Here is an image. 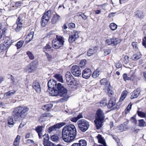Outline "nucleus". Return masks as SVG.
Returning a JSON list of instances; mask_svg holds the SVG:
<instances>
[{
	"label": "nucleus",
	"instance_id": "obj_1",
	"mask_svg": "<svg viewBox=\"0 0 146 146\" xmlns=\"http://www.w3.org/2000/svg\"><path fill=\"white\" fill-rule=\"evenodd\" d=\"M76 134V129L73 125H66L62 129V137L65 142H69L73 141L75 138Z\"/></svg>",
	"mask_w": 146,
	"mask_h": 146
},
{
	"label": "nucleus",
	"instance_id": "obj_2",
	"mask_svg": "<svg viewBox=\"0 0 146 146\" xmlns=\"http://www.w3.org/2000/svg\"><path fill=\"white\" fill-rule=\"evenodd\" d=\"M48 92L52 96H64V98L60 100L61 101H66L69 98L66 96L67 90L60 83H58L57 84L56 89H48Z\"/></svg>",
	"mask_w": 146,
	"mask_h": 146
},
{
	"label": "nucleus",
	"instance_id": "obj_3",
	"mask_svg": "<svg viewBox=\"0 0 146 146\" xmlns=\"http://www.w3.org/2000/svg\"><path fill=\"white\" fill-rule=\"evenodd\" d=\"M29 108L25 107H19L16 108L12 112L14 118L16 120L24 118L26 113L29 111Z\"/></svg>",
	"mask_w": 146,
	"mask_h": 146
},
{
	"label": "nucleus",
	"instance_id": "obj_4",
	"mask_svg": "<svg viewBox=\"0 0 146 146\" xmlns=\"http://www.w3.org/2000/svg\"><path fill=\"white\" fill-rule=\"evenodd\" d=\"M96 114L97 116L94 122L96 128L98 129L102 127L105 117L102 111L100 109L97 111Z\"/></svg>",
	"mask_w": 146,
	"mask_h": 146
},
{
	"label": "nucleus",
	"instance_id": "obj_5",
	"mask_svg": "<svg viewBox=\"0 0 146 146\" xmlns=\"http://www.w3.org/2000/svg\"><path fill=\"white\" fill-rule=\"evenodd\" d=\"M77 124L79 129L83 132L86 131L88 129L89 126V122L84 119L79 120Z\"/></svg>",
	"mask_w": 146,
	"mask_h": 146
},
{
	"label": "nucleus",
	"instance_id": "obj_6",
	"mask_svg": "<svg viewBox=\"0 0 146 146\" xmlns=\"http://www.w3.org/2000/svg\"><path fill=\"white\" fill-rule=\"evenodd\" d=\"M51 15V11H48L45 12L41 19V24L42 26H45L49 21Z\"/></svg>",
	"mask_w": 146,
	"mask_h": 146
},
{
	"label": "nucleus",
	"instance_id": "obj_7",
	"mask_svg": "<svg viewBox=\"0 0 146 146\" xmlns=\"http://www.w3.org/2000/svg\"><path fill=\"white\" fill-rule=\"evenodd\" d=\"M37 64L34 61L30 63L25 69V71L28 73H32L35 71L37 68Z\"/></svg>",
	"mask_w": 146,
	"mask_h": 146
},
{
	"label": "nucleus",
	"instance_id": "obj_8",
	"mask_svg": "<svg viewBox=\"0 0 146 146\" xmlns=\"http://www.w3.org/2000/svg\"><path fill=\"white\" fill-rule=\"evenodd\" d=\"M23 19L19 16L17 20L16 23L13 27V29L16 32H19L23 26Z\"/></svg>",
	"mask_w": 146,
	"mask_h": 146
},
{
	"label": "nucleus",
	"instance_id": "obj_9",
	"mask_svg": "<svg viewBox=\"0 0 146 146\" xmlns=\"http://www.w3.org/2000/svg\"><path fill=\"white\" fill-rule=\"evenodd\" d=\"M72 74L75 76H79L81 74V70L78 65H74L71 68Z\"/></svg>",
	"mask_w": 146,
	"mask_h": 146
},
{
	"label": "nucleus",
	"instance_id": "obj_10",
	"mask_svg": "<svg viewBox=\"0 0 146 146\" xmlns=\"http://www.w3.org/2000/svg\"><path fill=\"white\" fill-rule=\"evenodd\" d=\"M64 122H61L57 123L49 127L48 131L49 133L55 131L57 129H59L62 126L65 125Z\"/></svg>",
	"mask_w": 146,
	"mask_h": 146
},
{
	"label": "nucleus",
	"instance_id": "obj_11",
	"mask_svg": "<svg viewBox=\"0 0 146 146\" xmlns=\"http://www.w3.org/2000/svg\"><path fill=\"white\" fill-rule=\"evenodd\" d=\"M43 136L44 137L43 144L44 146H56L55 145L49 141V137L48 135H44Z\"/></svg>",
	"mask_w": 146,
	"mask_h": 146
},
{
	"label": "nucleus",
	"instance_id": "obj_12",
	"mask_svg": "<svg viewBox=\"0 0 146 146\" xmlns=\"http://www.w3.org/2000/svg\"><path fill=\"white\" fill-rule=\"evenodd\" d=\"M78 37V32L76 30H74L72 34L70 36L68 40L70 43H72Z\"/></svg>",
	"mask_w": 146,
	"mask_h": 146
},
{
	"label": "nucleus",
	"instance_id": "obj_13",
	"mask_svg": "<svg viewBox=\"0 0 146 146\" xmlns=\"http://www.w3.org/2000/svg\"><path fill=\"white\" fill-rule=\"evenodd\" d=\"M66 80L68 84L72 85L73 84V76L70 72H67L65 74Z\"/></svg>",
	"mask_w": 146,
	"mask_h": 146
},
{
	"label": "nucleus",
	"instance_id": "obj_14",
	"mask_svg": "<svg viewBox=\"0 0 146 146\" xmlns=\"http://www.w3.org/2000/svg\"><path fill=\"white\" fill-rule=\"evenodd\" d=\"M82 76L85 79H88L92 74L91 70L88 68H85L82 72Z\"/></svg>",
	"mask_w": 146,
	"mask_h": 146
},
{
	"label": "nucleus",
	"instance_id": "obj_15",
	"mask_svg": "<svg viewBox=\"0 0 146 146\" xmlns=\"http://www.w3.org/2000/svg\"><path fill=\"white\" fill-rule=\"evenodd\" d=\"M48 89H56L57 86L56 81L53 79L50 80L48 82Z\"/></svg>",
	"mask_w": 146,
	"mask_h": 146
},
{
	"label": "nucleus",
	"instance_id": "obj_16",
	"mask_svg": "<svg viewBox=\"0 0 146 146\" xmlns=\"http://www.w3.org/2000/svg\"><path fill=\"white\" fill-rule=\"evenodd\" d=\"M33 86L34 89L37 92H39L41 91L40 83L36 81H35L33 83Z\"/></svg>",
	"mask_w": 146,
	"mask_h": 146
},
{
	"label": "nucleus",
	"instance_id": "obj_17",
	"mask_svg": "<svg viewBox=\"0 0 146 146\" xmlns=\"http://www.w3.org/2000/svg\"><path fill=\"white\" fill-rule=\"evenodd\" d=\"M51 116V114L50 113H45L40 116L39 119V121L42 122L45 121L48 117Z\"/></svg>",
	"mask_w": 146,
	"mask_h": 146
},
{
	"label": "nucleus",
	"instance_id": "obj_18",
	"mask_svg": "<svg viewBox=\"0 0 146 146\" xmlns=\"http://www.w3.org/2000/svg\"><path fill=\"white\" fill-rule=\"evenodd\" d=\"M140 92V90L139 88H137L136 90H134L131 93V99H133L137 98L139 96Z\"/></svg>",
	"mask_w": 146,
	"mask_h": 146
},
{
	"label": "nucleus",
	"instance_id": "obj_19",
	"mask_svg": "<svg viewBox=\"0 0 146 146\" xmlns=\"http://www.w3.org/2000/svg\"><path fill=\"white\" fill-rule=\"evenodd\" d=\"M52 43L53 47L55 49H58L63 46L60 43V42H58L56 39H53Z\"/></svg>",
	"mask_w": 146,
	"mask_h": 146
},
{
	"label": "nucleus",
	"instance_id": "obj_20",
	"mask_svg": "<svg viewBox=\"0 0 146 146\" xmlns=\"http://www.w3.org/2000/svg\"><path fill=\"white\" fill-rule=\"evenodd\" d=\"M34 33V32L32 31L28 34L26 38V41L27 43L29 42L33 39Z\"/></svg>",
	"mask_w": 146,
	"mask_h": 146
},
{
	"label": "nucleus",
	"instance_id": "obj_21",
	"mask_svg": "<svg viewBox=\"0 0 146 146\" xmlns=\"http://www.w3.org/2000/svg\"><path fill=\"white\" fill-rule=\"evenodd\" d=\"M43 128V126L38 125L35 129V130L38 133L40 138H41L42 136V132Z\"/></svg>",
	"mask_w": 146,
	"mask_h": 146
},
{
	"label": "nucleus",
	"instance_id": "obj_22",
	"mask_svg": "<svg viewBox=\"0 0 146 146\" xmlns=\"http://www.w3.org/2000/svg\"><path fill=\"white\" fill-rule=\"evenodd\" d=\"M97 47H95L92 49H90L87 52V55L88 56H90L95 54L97 51Z\"/></svg>",
	"mask_w": 146,
	"mask_h": 146
},
{
	"label": "nucleus",
	"instance_id": "obj_23",
	"mask_svg": "<svg viewBox=\"0 0 146 146\" xmlns=\"http://www.w3.org/2000/svg\"><path fill=\"white\" fill-rule=\"evenodd\" d=\"M98 142L102 144V145H106L105 140L103 137L102 136V135L100 134H98L97 136Z\"/></svg>",
	"mask_w": 146,
	"mask_h": 146
},
{
	"label": "nucleus",
	"instance_id": "obj_24",
	"mask_svg": "<svg viewBox=\"0 0 146 146\" xmlns=\"http://www.w3.org/2000/svg\"><path fill=\"white\" fill-rule=\"evenodd\" d=\"M116 105V100L115 98L111 99L108 105V107L111 108Z\"/></svg>",
	"mask_w": 146,
	"mask_h": 146
},
{
	"label": "nucleus",
	"instance_id": "obj_25",
	"mask_svg": "<svg viewBox=\"0 0 146 146\" xmlns=\"http://www.w3.org/2000/svg\"><path fill=\"white\" fill-rule=\"evenodd\" d=\"M128 92L126 90L123 91L121 94V96L119 100V102L123 101L127 95Z\"/></svg>",
	"mask_w": 146,
	"mask_h": 146
},
{
	"label": "nucleus",
	"instance_id": "obj_26",
	"mask_svg": "<svg viewBox=\"0 0 146 146\" xmlns=\"http://www.w3.org/2000/svg\"><path fill=\"white\" fill-rule=\"evenodd\" d=\"M53 105L51 104H47L42 106V109L44 110L48 111L52 107Z\"/></svg>",
	"mask_w": 146,
	"mask_h": 146
},
{
	"label": "nucleus",
	"instance_id": "obj_27",
	"mask_svg": "<svg viewBox=\"0 0 146 146\" xmlns=\"http://www.w3.org/2000/svg\"><path fill=\"white\" fill-rule=\"evenodd\" d=\"M15 91L14 90H11L6 93L4 94V97L6 98H9L11 96L13 95L15 93Z\"/></svg>",
	"mask_w": 146,
	"mask_h": 146
},
{
	"label": "nucleus",
	"instance_id": "obj_28",
	"mask_svg": "<svg viewBox=\"0 0 146 146\" xmlns=\"http://www.w3.org/2000/svg\"><path fill=\"white\" fill-rule=\"evenodd\" d=\"M141 56V54L140 52L134 54L132 57V59L134 60H137L140 58Z\"/></svg>",
	"mask_w": 146,
	"mask_h": 146
},
{
	"label": "nucleus",
	"instance_id": "obj_29",
	"mask_svg": "<svg viewBox=\"0 0 146 146\" xmlns=\"http://www.w3.org/2000/svg\"><path fill=\"white\" fill-rule=\"evenodd\" d=\"M60 16L58 14L54 15L52 19L51 22L53 24L56 23L60 19Z\"/></svg>",
	"mask_w": 146,
	"mask_h": 146
},
{
	"label": "nucleus",
	"instance_id": "obj_30",
	"mask_svg": "<svg viewBox=\"0 0 146 146\" xmlns=\"http://www.w3.org/2000/svg\"><path fill=\"white\" fill-rule=\"evenodd\" d=\"M56 38H57V40L62 45H64V38L63 37L61 36H60L58 35L56 36Z\"/></svg>",
	"mask_w": 146,
	"mask_h": 146
},
{
	"label": "nucleus",
	"instance_id": "obj_31",
	"mask_svg": "<svg viewBox=\"0 0 146 146\" xmlns=\"http://www.w3.org/2000/svg\"><path fill=\"white\" fill-rule=\"evenodd\" d=\"M101 71L99 69H97L92 74V77L94 78H95L97 77L100 74Z\"/></svg>",
	"mask_w": 146,
	"mask_h": 146
},
{
	"label": "nucleus",
	"instance_id": "obj_32",
	"mask_svg": "<svg viewBox=\"0 0 146 146\" xmlns=\"http://www.w3.org/2000/svg\"><path fill=\"white\" fill-rule=\"evenodd\" d=\"M78 144L79 146H86L87 142L85 140L81 139L79 141Z\"/></svg>",
	"mask_w": 146,
	"mask_h": 146
},
{
	"label": "nucleus",
	"instance_id": "obj_33",
	"mask_svg": "<svg viewBox=\"0 0 146 146\" xmlns=\"http://www.w3.org/2000/svg\"><path fill=\"white\" fill-rule=\"evenodd\" d=\"M51 140L54 142H57L59 141V137L57 135H53L51 137Z\"/></svg>",
	"mask_w": 146,
	"mask_h": 146
},
{
	"label": "nucleus",
	"instance_id": "obj_34",
	"mask_svg": "<svg viewBox=\"0 0 146 146\" xmlns=\"http://www.w3.org/2000/svg\"><path fill=\"white\" fill-rule=\"evenodd\" d=\"M100 82L101 84L106 85V86H110V82H109L107 81L106 79L105 78H103L101 79Z\"/></svg>",
	"mask_w": 146,
	"mask_h": 146
},
{
	"label": "nucleus",
	"instance_id": "obj_35",
	"mask_svg": "<svg viewBox=\"0 0 146 146\" xmlns=\"http://www.w3.org/2000/svg\"><path fill=\"white\" fill-rule=\"evenodd\" d=\"M55 77L59 82L63 83V80L62 76L60 74H56L55 76Z\"/></svg>",
	"mask_w": 146,
	"mask_h": 146
},
{
	"label": "nucleus",
	"instance_id": "obj_36",
	"mask_svg": "<svg viewBox=\"0 0 146 146\" xmlns=\"http://www.w3.org/2000/svg\"><path fill=\"white\" fill-rule=\"evenodd\" d=\"M4 39V43L7 45L9 46L11 44V40L8 37H5Z\"/></svg>",
	"mask_w": 146,
	"mask_h": 146
},
{
	"label": "nucleus",
	"instance_id": "obj_37",
	"mask_svg": "<svg viewBox=\"0 0 146 146\" xmlns=\"http://www.w3.org/2000/svg\"><path fill=\"white\" fill-rule=\"evenodd\" d=\"M121 125L123 127L124 131L127 130L130 128V127L128 125V122H125L121 124Z\"/></svg>",
	"mask_w": 146,
	"mask_h": 146
},
{
	"label": "nucleus",
	"instance_id": "obj_38",
	"mask_svg": "<svg viewBox=\"0 0 146 146\" xmlns=\"http://www.w3.org/2000/svg\"><path fill=\"white\" fill-rule=\"evenodd\" d=\"M113 44L114 45H117L121 42V40L119 38H113Z\"/></svg>",
	"mask_w": 146,
	"mask_h": 146
},
{
	"label": "nucleus",
	"instance_id": "obj_39",
	"mask_svg": "<svg viewBox=\"0 0 146 146\" xmlns=\"http://www.w3.org/2000/svg\"><path fill=\"white\" fill-rule=\"evenodd\" d=\"M105 88L108 92L109 95H111L112 94L113 92L111 89V87L110 85V86H106Z\"/></svg>",
	"mask_w": 146,
	"mask_h": 146
},
{
	"label": "nucleus",
	"instance_id": "obj_40",
	"mask_svg": "<svg viewBox=\"0 0 146 146\" xmlns=\"http://www.w3.org/2000/svg\"><path fill=\"white\" fill-rule=\"evenodd\" d=\"M110 28L112 31L115 30L117 28V25L114 23H112L110 24Z\"/></svg>",
	"mask_w": 146,
	"mask_h": 146
},
{
	"label": "nucleus",
	"instance_id": "obj_41",
	"mask_svg": "<svg viewBox=\"0 0 146 146\" xmlns=\"http://www.w3.org/2000/svg\"><path fill=\"white\" fill-rule=\"evenodd\" d=\"M139 126L140 127H143L146 125V123L143 119H141L139 120Z\"/></svg>",
	"mask_w": 146,
	"mask_h": 146
},
{
	"label": "nucleus",
	"instance_id": "obj_42",
	"mask_svg": "<svg viewBox=\"0 0 146 146\" xmlns=\"http://www.w3.org/2000/svg\"><path fill=\"white\" fill-rule=\"evenodd\" d=\"M27 53L30 59L31 60H33L34 58V56L31 52L28 51L27 52Z\"/></svg>",
	"mask_w": 146,
	"mask_h": 146
},
{
	"label": "nucleus",
	"instance_id": "obj_43",
	"mask_svg": "<svg viewBox=\"0 0 146 146\" xmlns=\"http://www.w3.org/2000/svg\"><path fill=\"white\" fill-rule=\"evenodd\" d=\"M107 104V101L106 99L102 100L100 102V106L101 107H104L106 106Z\"/></svg>",
	"mask_w": 146,
	"mask_h": 146
},
{
	"label": "nucleus",
	"instance_id": "obj_44",
	"mask_svg": "<svg viewBox=\"0 0 146 146\" xmlns=\"http://www.w3.org/2000/svg\"><path fill=\"white\" fill-rule=\"evenodd\" d=\"M132 104L131 103H130L127 106L126 109L125 110V113L127 114L128 113L129 111L131 110V106Z\"/></svg>",
	"mask_w": 146,
	"mask_h": 146
},
{
	"label": "nucleus",
	"instance_id": "obj_45",
	"mask_svg": "<svg viewBox=\"0 0 146 146\" xmlns=\"http://www.w3.org/2000/svg\"><path fill=\"white\" fill-rule=\"evenodd\" d=\"M135 15L136 17L140 18H142L143 17L142 13L139 11H137L135 13Z\"/></svg>",
	"mask_w": 146,
	"mask_h": 146
},
{
	"label": "nucleus",
	"instance_id": "obj_46",
	"mask_svg": "<svg viewBox=\"0 0 146 146\" xmlns=\"http://www.w3.org/2000/svg\"><path fill=\"white\" fill-rule=\"evenodd\" d=\"M45 55L46 57L47 60L49 61H52V56L48 53L45 52Z\"/></svg>",
	"mask_w": 146,
	"mask_h": 146
},
{
	"label": "nucleus",
	"instance_id": "obj_47",
	"mask_svg": "<svg viewBox=\"0 0 146 146\" xmlns=\"http://www.w3.org/2000/svg\"><path fill=\"white\" fill-rule=\"evenodd\" d=\"M8 123L9 125H13L14 124L13 120L12 117H9L8 119Z\"/></svg>",
	"mask_w": 146,
	"mask_h": 146
},
{
	"label": "nucleus",
	"instance_id": "obj_48",
	"mask_svg": "<svg viewBox=\"0 0 146 146\" xmlns=\"http://www.w3.org/2000/svg\"><path fill=\"white\" fill-rule=\"evenodd\" d=\"M86 60L84 59L81 61L80 63V66L81 68H84L86 64Z\"/></svg>",
	"mask_w": 146,
	"mask_h": 146
},
{
	"label": "nucleus",
	"instance_id": "obj_49",
	"mask_svg": "<svg viewBox=\"0 0 146 146\" xmlns=\"http://www.w3.org/2000/svg\"><path fill=\"white\" fill-rule=\"evenodd\" d=\"M123 127L121 125L117 127L116 129V131L117 132H122L124 131Z\"/></svg>",
	"mask_w": 146,
	"mask_h": 146
},
{
	"label": "nucleus",
	"instance_id": "obj_50",
	"mask_svg": "<svg viewBox=\"0 0 146 146\" xmlns=\"http://www.w3.org/2000/svg\"><path fill=\"white\" fill-rule=\"evenodd\" d=\"M24 42L23 40H21L17 42L16 46L17 48H20L21 47L23 44Z\"/></svg>",
	"mask_w": 146,
	"mask_h": 146
},
{
	"label": "nucleus",
	"instance_id": "obj_51",
	"mask_svg": "<svg viewBox=\"0 0 146 146\" xmlns=\"http://www.w3.org/2000/svg\"><path fill=\"white\" fill-rule=\"evenodd\" d=\"M137 113L139 116L142 117H144L145 118V113L144 112L139 111H137Z\"/></svg>",
	"mask_w": 146,
	"mask_h": 146
},
{
	"label": "nucleus",
	"instance_id": "obj_52",
	"mask_svg": "<svg viewBox=\"0 0 146 146\" xmlns=\"http://www.w3.org/2000/svg\"><path fill=\"white\" fill-rule=\"evenodd\" d=\"M78 15L79 16H81L82 18L84 20H86L87 18V17L84 14V13L81 12L78 13Z\"/></svg>",
	"mask_w": 146,
	"mask_h": 146
},
{
	"label": "nucleus",
	"instance_id": "obj_53",
	"mask_svg": "<svg viewBox=\"0 0 146 146\" xmlns=\"http://www.w3.org/2000/svg\"><path fill=\"white\" fill-rule=\"evenodd\" d=\"M124 60L123 61V62L125 64H127L129 62V57L127 56H124Z\"/></svg>",
	"mask_w": 146,
	"mask_h": 146
},
{
	"label": "nucleus",
	"instance_id": "obj_54",
	"mask_svg": "<svg viewBox=\"0 0 146 146\" xmlns=\"http://www.w3.org/2000/svg\"><path fill=\"white\" fill-rule=\"evenodd\" d=\"M106 42L108 45L113 44V38H110L107 39L106 41Z\"/></svg>",
	"mask_w": 146,
	"mask_h": 146
},
{
	"label": "nucleus",
	"instance_id": "obj_55",
	"mask_svg": "<svg viewBox=\"0 0 146 146\" xmlns=\"http://www.w3.org/2000/svg\"><path fill=\"white\" fill-rule=\"evenodd\" d=\"M111 50L110 49H106L104 50V55L106 56L111 53Z\"/></svg>",
	"mask_w": 146,
	"mask_h": 146
},
{
	"label": "nucleus",
	"instance_id": "obj_56",
	"mask_svg": "<svg viewBox=\"0 0 146 146\" xmlns=\"http://www.w3.org/2000/svg\"><path fill=\"white\" fill-rule=\"evenodd\" d=\"M21 137L19 135H18L15 139L14 142L19 143V141Z\"/></svg>",
	"mask_w": 146,
	"mask_h": 146
},
{
	"label": "nucleus",
	"instance_id": "obj_57",
	"mask_svg": "<svg viewBox=\"0 0 146 146\" xmlns=\"http://www.w3.org/2000/svg\"><path fill=\"white\" fill-rule=\"evenodd\" d=\"M123 78L124 80L126 81V80H130V77H128L127 74H124L123 75Z\"/></svg>",
	"mask_w": 146,
	"mask_h": 146
},
{
	"label": "nucleus",
	"instance_id": "obj_58",
	"mask_svg": "<svg viewBox=\"0 0 146 146\" xmlns=\"http://www.w3.org/2000/svg\"><path fill=\"white\" fill-rule=\"evenodd\" d=\"M51 47L50 46V45L48 44H47L43 48V51L44 52H45L46 51L45 50H49L51 48Z\"/></svg>",
	"mask_w": 146,
	"mask_h": 146
},
{
	"label": "nucleus",
	"instance_id": "obj_59",
	"mask_svg": "<svg viewBox=\"0 0 146 146\" xmlns=\"http://www.w3.org/2000/svg\"><path fill=\"white\" fill-rule=\"evenodd\" d=\"M130 80H133L135 76V74L133 72H131L130 74Z\"/></svg>",
	"mask_w": 146,
	"mask_h": 146
},
{
	"label": "nucleus",
	"instance_id": "obj_60",
	"mask_svg": "<svg viewBox=\"0 0 146 146\" xmlns=\"http://www.w3.org/2000/svg\"><path fill=\"white\" fill-rule=\"evenodd\" d=\"M132 45L133 46V48H137V42H133L132 43Z\"/></svg>",
	"mask_w": 146,
	"mask_h": 146
},
{
	"label": "nucleus",
	"instance_id": "obj_61",
	"mask_svg": "<svg viewBox=\"0 0 146 146\" xmlns=\"http://www.w3.org/2000/svg\"><path fill=\"white\" fill-rule=\"evenodd\" d=\"M5 48V46L4 44H1L0 45V52H1Z\"/></svg>",
	"mask_w": 146,
	"mask_h": 146
},
{
	"label": "nucleus",
	"instance_id": "obj_62",
	"mask_svg": "<svg viewBox=\"0 0 146 146\" xmlns=\"http://www.w3.org/2000/svg\"><path fill=\"white\" fill-rule=\"evenodd\" d=\"M21 3L20 1L17 2L15 3L14 5L13 6V7H18L21 5Z\"/></svg>",
	"mask_w": 146,
	"mask_h": 146
},
{
	"label": "nucleus",
	"instance_id": "obj_63",
	"mask_svg": "<svg viewBox=\"0 0 146 146\" xmlns=\"http://www.w3.org/2000/svg\"><path fill=\"white\" fill-rule=\"evenodd\" d=\"M69 26L70 28H74L75 27V24L73 23H69Z\"/></svg>",
	"mask_w": 146,
	"mask_h": 146
},
{
	"label": "nucleus",
	"instance_id": "obj_64",
	"mask_svg": "<svg viewBox=\"0 0 146 146\" xmlns=\"http://www.w3.org/2000/svg\"><path fill=\"white\" fill-rule=\"evenodd\" d=\"M78 120V119H77L76 117L71 118L70 119V120L74 122H76Z\"/></svg>",
	"mask_w": 146,
	"mask_h": 146
}]
</instances>
